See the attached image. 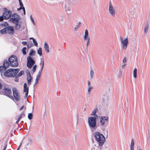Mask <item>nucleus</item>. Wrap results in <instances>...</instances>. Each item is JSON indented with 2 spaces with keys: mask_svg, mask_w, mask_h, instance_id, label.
I'll list each match as a JSON object with an SVG mask.
<instances>
[{
  "mask_svg": "<svg viewBox=\"0 0 150 150\" xmlns=\"http://www.w3.org/2000/svg\"><path fill=\"white\" fill-rule=\"evenodd\" d=\"M33 41L35 45V46H38V44L37 42L35 40V39H33Z\"/></svg>",
  "mask_w": 150,
  "mask_h": 150,
  "instance_id": "obj_39",
  "label": "nucleus"
},
{
  "mask_svg": "<svg viewBox=\"0 0 150 150\" xmlns=\"http://www.w3.org/2000/svg\"><path fill=\"white\" fill-rule=\"evenodd\" d=\"M148 135H149V137L150 136V132L149 131L148 132Z\"/></svg>",
  "mask_w": 150,
  "mask_h": 150,
  "instance_id": "obj_61",
  "label": "nucleus"
},
{
  "mask_svg": "<svg viewBox=\"0 0 150 150\" xmlns=\"http://www.w3.org/2000/svg\"><path fill=\"white\" fill-rule=\"evenodd\" d=\"M100 125L103 130L105 131L109 123V117L108 116H101L100 120Z\"/></svg>",
  "mask_w": 150,
  "mask_h": 150,
  "instance_id": "obj_4",
  "label": "nucleus"
},
{
  "mask_svg": "<svg viewBox=\"0 0 150 150\" xmlns=\"http://www.w3.org/2000/svg\"><path fill=\"white\" fill-rule=\"evenodd\" d=\"M42 71H39H39L37 75L36 78L40 79L41 77V74Z\"/></svg>",
  "mask_w": 150,
  "mask_h": 150,
  "instance_id": "obj_30",
  "label": "nucleus"
},
{
  "mask_svg": "<svg viewBox=\"0 0 150 150\" xmlns=\"http://www.w3.org/2000/svg\"><path fill=\"white\" fill-rule=\"evenodd\" d=\"M2 88V85L1 83H0V89H1Z\"/></svg>",
  "mask_w": 150,
  "mask_h": 150,
  "instance_id": "obj_59",
  "label": "nucleus"
},
{
  "mask_svg": "<svg viewBox=\"0 0 150 150\" xmlns=\"http://www.w3.org/2000/svg\"><path fill=\"white\" fill-rule=\"evenodd\" d=\"M149 26V25L148 23L146 24L144 28V32L146 33L147 32L148 30V28Z\"/></svg>",
  "mask_w": 150,
  "mask_h": 150,
  "instance_id": "obj_25",
  "label": "nucleus"
},
{
  "mask_svg": "<svg viewBox=\"0 0 150 150\" xmlns=\"http://www.w3.org/2000/svg\"><path fill=\"white\" fill-rule=\"evenodd\" d=\"M24 73V71L23 70L21 71H20V72L18 74L17 76L18 77H19L21 76Z\"/></svg>",
  "mask_w": 150,
  "mask_h": 150,
  "instance_id": "obj_33",
  "label": "nucleus"
},
{
  "mask_svg": "<svg viewBox=\"0 0 150 150\" xmlns=\"http://www.w3.org/2000/svg\"><path fill=\"white\" fill-rule=\"evenodd\" d=\"M8 62L12 67H16L18 65L17 57L15 55L10 57L8 59Z\"/></svg>",
  "mask_w": 150,
  "mask_h": 150,
  "instance_id": "obj_5",
  "label": "nucleus"
},
{
  "mask_svg": "<svg viewBox=\"0 0 150 150\" xmlns=\"http://www.w3.org/2000/svg\"><path fill=\"white\" fill-rule=\"evenodd\" d=\"M33 39H34V38H30V40H31V39H32V40H33Z\"/></svg>",
  "mask_w": 150,
  "mask_h": 150,
  "instance_id": "obj_63",
  "label": "nucleus"
},
{
  "mask_svg": "<svg viewBox=\"0 0 150 150\" xmlns=\"http://www.w3.org/2000/svg\"><path fill=\"white\" fill-rule=\"evenodd\" d=\"M14 81L16 82L18 81V77H16L14 79Z\"/></svg>",
  "mask_w": 150,
  "mask_h": 150,
  "instance_id": "obj_48",
  "label": "nucleus"
},
{
  "mask_svg": "<svg viewBox=\"0 0 150 150\" xmlns=\"http://www.w3.org/2000/svg\"><path fill=\"white\" fill-rule=\"evenodd\" d=\"M94 75V73L93 71V70H91L90 71V77L91 79H92L93 78V76Z\"/></svg>",
  "mask_w": 150,
  "mask_h": 150,
  "instance_id": "obj_32",
  "label": "nucleus"
},
{
  "mask_svg": "<svg viewBox=\"0 0 150 150\" xmlns=\"http://www.w3.org/2000/svg\"><path fill=\"white\" fill-rule=\"evenodd\" d=\"M93 89V87L92 86H89L88 87V94L90 95L91 94V91H92Z\"/></svg>",
  "mask_w": 150,
  "mask_h": 150,
  "instance_id": "obj_28",
  "label": "nucleus"
},
{
  "mask_svg": "<svg viewBox=\"0 0 150 150\" xmlns=\"http://www.w3.org/2000/svg\"><path fill=\"white\" fill-rule=\"evenodd\" d=\"M31 47V45H29V43H28V45H27V47H28V48H30Z\"/></svg>",
  "mask_w": 150,
  "mask_h": 150,
  "instance_id": "obj_56",
  "label": "nucleus"
},
{
  "mask_svg": "<svg viewBox=\"0 0 150 150\" xmlns=\"http://www.w3.org/2000/svg\"><path fill=\"white\" fill-rule=\"evenodd\" d=\"M87 82H88V87L92 86L91 85L90 81H89V80Z\"/></svg>",
  "mask_w": 150,
  "mask_h": 150,
  "instance_id": "obj_43",
  "label": "nucleus"
},
{
  "mask_svg": "<svg viewBox=\"0 0 150 150\" xmlns=\"http://www.w3.org/2000/svg\"><path fill=\"white\" fill-rule=\"evenodd\" d=\"M134 140L133 139H131V142L130 147V150H134Z\"/></svg>",
  "mask_w": 150,
  "mask_h": 150,
  "instance_id": "obj_19",
  "label": "nucleus"
},
{
  "mask_svg": "<svg viewBox=\"0 0 150 150\" xmlns=\"http://www.w3.org/2000/svg\"><path fill=\"white\" fill-rule=\"evenodd\" d=\"M6 29L7 28L6 27L5 28L1 29L0 31V33L1 34L7 33Z\"/></svg>",
  "mask_w": 150,
  "mask_h": 150,
  "instance_id": "obj_27",
  "label": "nucleus"
},
{
  "mask_svg": "<svg viewBox=\"0 0 150 150\" xmlns=\"http://www.w3.org/2000/svg\"><path fill=\"white\" fill-rule=\"evenodd\" d=\"M13 96L16 100L19 101L20 99V96L17 89L13 88L12 89Z\"/></svg>",
  "mask_w": 150,
  "mask_h": 150,
  "instance_id": "obj_11",
  "label": "nucleus"
},
{
  "mask_svg": "<svg viewBox=\"0 0 150 150\" xmlns=\"http://www.w3.org/2000/svg\"><path fill=\"white\" fill-rule=\"evenodd\" d=\"M44 48L46 53H49L50 52L49 46L48 44L46 42H45Z\"/></svg>",
  "mask_w": 150,
  "mask_h": 150,
  "instance_id": "obj_15",
  "label": "nucleus"
},
{
  "mask_svg": "<svg viewBox=\"0 0 150 150\" xmlns=\"http://www.w3.org/2000/svg\"><path fill=\"white\" fill-rule=\"evenodd\" d=\"M38 83V82L35 81V83L33 85V87H34Z\"/></svg>",
  "mask_w": 150,
  "mask_h": 150,
  "instance_id": "obj_47",
  "label": "nucleus"
},
{
  "mask_svg": "<svg viewBox=\"0 0 150 150\" xmlns=\"http://www.w3.org/2000/svg\"><path fill=\"white\" fill-rule=\"evenodd\" d=\"M26 48L25 47H24L22 49V52L23 55H25L26 54Z\"/></svg>",
  "mask_w": 150,
  "mask_h": 150,
  "instance_id": "obj_31",
  "label": "nucleus"
},
{
  "mask_svg": "<svg viewBox=\"0 0 150 150\" xmlns=\"http://www.w3.org/2000/svg\"><path fill=\"white\" fill-rule=\"evenodd\" d=\"M139 150H142L140 148V147H139Z\"/></svg>",
  "mask_w": 150,
  "mask_h": 150,
  "instance_id": "obj_64",
  "label": "nucleus"
},
{
  "mask_svg": "<svg viewBox=\"0 0 150 150\" xmlns=\"http://www.w3.org/2000/svg\"><path fill=\"white\" fill-rule=\"evenodd\" d=\"M39 80H40V79L36 78L35 79V81H37L38 82V81H39Z\"/></svg>",
  "mask_w": 150,
  "mask_h": 150,
  "instance_id": "obj_57",
  "label": "nucleus"
},
{
  "mask_svg": "<svg viewBox=\"0 0 150 150\" xmlns=\"http://www.w3.org/2000/svg\"><path fill=\"white\" fill-rule=\"evenodd\" d=\"M90 39V37L88 35V32L87 30L86 29L85 30V34L83 36V39L84 40H86Z\"/></svg>",
  "mask_w": 150,
  "mask_h": 150,
  "instance_id": "obj_16",
  "label": "nucleus"
},
{
  "mask_svg": "<svg viewBox=\"0 0 150 150\" xmlns=\"http://www.w3.org/2000/svg\"><path fill=\"white\" fill-rule=\"evenodd\" d=\"M15 24V29L16 30H18L21 28V24L18 22L16 23Z\"/></svg>",
  "mask_w": 150,
  "mask_h": 150,
  "instance_id": "obj_20",
  "label": "nucleus"
},
{
  "mask_svg": "<svg viewBox=\"0 0 150 150\" xmlns=\"http://www.w3.org/2000/svg\"><path fill=\"white\" fill-rule=\"evenodd\" d=\"M5 67H4L3 65V66H0V71L2 72L3 71L6 69Z\"/></svg>",
  "mask_w": 150,
  "mask_h": 150,
  "instance_id": "obj_36",
  "label": "nucleus"
},
{
  "mask_svg": "<svg viewBox=\"0 0 150 150\" xmlns=\"http://www.w3.org/2000/svg\"><path fill=\"white\" fill-rule=\"evenodd\" d=\"M28 141L29 143H27V144H26V145L27 146H28L29 144H31V143H32V140L31 139H29L28 140Z\"/></svg>",
  "mask_w": 150,
  "mask_h": 150,
  "instance_id": "obj_40",
  "label": "nucleus"
},
{
  "mask_svg": "<svg viewBox=\"0 0 150 150\" xmlns=\"http://www.w3.org/2000/svg\"><path fill=\"white\" fill-rule=\"evenodd\" d=\"M86 40L87 41L86 47H88L89 44L90 43V39Z\"/></svg>",
  "mask_w": 150,
  "mask_h": 150,
  "instance_id": "obj_38",
  "label": "nucleus"
},
{
  "mask_svg": "<svg viewBox=\"0 0 150 150\" xmlns=\"http://www.w3.org/2000/svg\"><path fill=\"white\" fill-rule=\"evenodd\" d=\"M137 69L136 68H135L133 71V75L134 78H136L137 77Z\"/></svg>",
  "mask_w": 150,
  "mask_h": 150,
  "instance_id": "obj_24",
  "label": "nucleus"
},
{
  "mask_svg": "<svg viewBox=\"0 0 150 150\" xmlns=\"http://www.w3.org/2000/svg\"><path fill=\"white\" fill-rule=\"evenodd\" d=\"M27 76L30 75L29 70H27L26 71Z\"/></svg>",
  "mask_w": 150,
  "mask_h": 150,
  "instance_id": "obj_42",
  "label": "nucleus"
},
{
  "mask_svg": "<svg viewBox=\"0 0 150 150\" xmlns=\"http://www.w3.org/2000/svg\"><path fill=\"white\" fill-rule=\"evenodd\" d=\"M97 110H98V109L97 108H95V109H94L92 111V112L91 114V116L95 115V116L96 115V114L97 111Z\"/></svg>",
  "mask_w": 150,
  "mask_h": 150,
  "instance_id": "obj_23",
  "label": "nucleus"
},
{
  "mask_svg": "<svg viewBox=\"0 0 150 150\" xmlns=\"http://www.w3.org/2000/svg\"><path fill=\"white\" fill-rule=\"evenodd\" d=\"M81 23L79 22L78 25L76 26L79 28L80 27L81 25Z\"/></svg>",
  "mask_w": 150,
  "mask_h": 150,
  "instance_id": "obj_50",
  "label": "nucleus"
},
{
  "mask_svg": "<svg viewBox=\"0 0 150 150\" xmlns=\"http://www.w3.org/2000/svg\"><path fill=\"white\" fill-rule=\"evenodd\" d=\"M36 52L33 49H31L29 53V56L31 57L34 56Z\"/></svg>",
  "mask_w": 150,
  "mask_h": 150,
  "instance_id": "obj_22",
  "label": "nucleus"
},
{
  "mask_svg": "<svg viewBox=\"0 0 150 150\" xmlns=\"http://www.w3.org/2000/svg\"><path fill=\"white\" fill-rule=\"evenodd\" d=\"M37 52L40 56H41L42 54V50L41 47H40L37 51Z\"/></svg>",
  "mask_w": 150,
  "mask_h": 150,
  "instance_id": "obj_26",
  "label": "nucleus"
},
{
  "mask_svg": "<svg viewBox=\"0 0 150 150\" xmlns=\"http://www.w3.org/2000/svg\"><path fill=\"white\" fill-rule=\"evenodd\" d=\"M4 13L3 14V16L5 19H7L9 18L12 15L11 12L7 10L6 8H4Z\"/></svg>",
  "mask_w": 150,
  "mask_h": 150,
  "instance_id": "obj_10",
  "label": "nucleus"
},
{
  "mask_svg": "<svg viewBox=\"0 0 150 150\" xmlns=\"http://www.w3.org/2000/svg\"><path fill=\"white\" fill-rule=\"evenodd\" d=\"M22 43L23 45H26L27 44V42L26 41H23Z\"/></svg>",
  "mask_w": 150,
  "mask_h": 150,
  "instance_id": "obj_44",
  "label": "nucleus"
},
{
  "mask_svg": "<svg viewBox=\"0 0 150 150\" xmlns=\"http://www.w3.org/2000/svg\"><path fill=\"white\" fill-rule=\"evenodd\" d=\"M120 39L121 43L122 45V48L126 50L127 48L128 42V38H126L123 39L122 37H120Z\"/></svg>",
  "mask_w": 150,
  "mask_h": 150,
  "instance_id": "obj_7",
  "label": "nucleus"
},
{
  "mask_svg": "<svg viewBox=\"0 0 150 150\" xmlns=\"http://www.w3.org/2000/svg\"><path fill=\"white\" fill-rule=\"evenodd\" d=\"M30 20H31V21L32 22V23H33V24L34 25H35V23L34 20L33 18L32 17V15H31L30 16Z\"/></svg>",
  "mask_w": 150,
  "mask_h": 150,
  "instance_id": "obj_37",
  "label": "nucleus"
},
{
  "mask_svg": "<svg viewBox=\"0 0 150 150\" xmlns=\"http://www.w3.org/2000/svg\"><path fill=\"white\" fill-rule=\"evenodd\" d=\"M19 69H9L6 70L4 73L5 76L8 77H15L20 71Z\"/></svg>",
  "mask_w": 150,
  "mask_h": 150,
  "instance_id": "obj_3",
  "label": "nucleus"
},
{
  "mask_svg": "<svg viewBox=\"0 0 150 150\" xmlns=\"http://www.w3.org/2000/svg\"><path fill=\"white\" fill-rule=\"evenodd\" d=\"M24 108V106L23 105L21 106V108L20 109V110H21L22 109H23Z\"/></svg>",
  "mask_w": 150,
  "mask_h": 150,
  "instance_id": "obj_54",
  "label": "nucleus"
},
{
  "mask_svg": "<svg viewBox=\"0 0 150 150\" xmlns=\"http://www.w3.org/2000/svg\"><path fill=\"white\" fill-rule=\"evenodd\" d=\"M29 88L27 86V84L26 83H25L23 85V91L25 92V96L27 97L28 95V93Z\"/></svg>",
  "mask_w": 150,
  "mask_h": 150,
  "instance_id": "obj_13",
  "label": "nucleus"
},
{
  "mask_svg": "<svg viewBox=\"0 0 150 150\" xmlns=\"http://www.w3.org/2000/svg\"><path fill=\"white\" fill-rule=\"evenodd\" d=\"M31 57L28 56L27 57V67L29 69H31L35 63V61Z\"/></svg>",
  "mask_w": 150,
  "mask_h": 150,
  "instance_id": "obj_6",
  "label": "nucleus"
},
{
  "mask_svg": "<svg viewBox=\"0 0 150 150\" xmlns=\"http://www.w3.org/2000/svg\"><path fill=\"white\" fill-rule=\"evenodd\" d=\"M40 65L41 67L39 71H42L44 65V62L43 60H41L40 63Z\"/></svg>",
  "mask_w": 150,
  "mask_h": 150,
  "instance_id": "obj_21",
  "label": "nucleus"
},
{
  "mask_svg": "<svg viewBox=\"0 0 150 150\" xmlns=\"http://www.w3.org/2000/svg\"><path fill=\"white\" fill-rule=\"evenodd\" d=\"M4 18L3 15L2 16H1L0 17V21H2L4 20Z\"/></svg>",
  "mask_w": 150,
  "mask_h": 150,
  "instance_id": "obj_45",
  "label": "nucleus"
},
{
  "mask_svg": "<svg viewBox=\"0 0 150 150\" xmlns=\"http://www.w3.org/2000/svg\"><path fill=\"white\" fill-rule=\"evenodd\" d=\"M20 19V16L15 13L12 15V17L10 19V21L12 23L15 24L16 23L18 22Z\"/></svg>",
  "mask_w": 150,
  "mask_h": 150,
  "instance_id": "obj_8",
  "label": "nucleus"
},
{
  "mask_svg": "<svg viewBox=\"0 0 150 150\" xmlns=\"http://www.w3.org/2000/svg\"><path fill=\"white\" fill-rule=\"evenodd\" d=\"M109 12L110 15L112 17H115L116 15V12L113 6H112L111 2L110 1L109 6Z\"/></svg>",
  "mask_w": 150,
  "mask_h": 150,
  "instance_id": "obj_9",
  "label": "nucleus"
},
{
  "mask_svg": "<svg viewBox=\"0 0 150 150\" xmlns=\"http://www.w3.org/2000/svg\"><path fill=\"white\" fill-rule=\"evenodd\" d=\"M78 28L77 27V26H76L74 27V29L75 31H76Z\"/></svg>",
  "mask_w": 150,
  "mask_h": 150,
  "instance_id": "obj_53",
  "label": "nucleus"
},
{
  "mask_svg": "<svg viewBox=\"0 0 150 150\" xmlns=\"http://www.w3.org/2000/svg\"><path fill=\"white\" fill-rule=\"evenodd\" d=\"M6 28H7V33L11 34H12L13 33L14 30L12 26H8L6 27Z\"/></svg>",
  "mask_w": 150,
  "mask_h": 150,
  "instance_id": "obj_14",
  "label": "nucleus"
},
{
  "mask_svg": "<svg viewBox=\"0 0 150 150\" xmlns=\"http://www.w3.org/2000/svg\"><path fill=\"white\" fill-rule=\"evenodd\" d=\"M98 117V115H96L95 117H90L88 118V125L91 129L95 130L97 128L96 119Z\"/></svg>",
  "mask_w": 150,
  "mask_h": 150,
  "instance_id": "obj_1",
  "label": "nucleus"
},
{
  "mask_svg": "<svg viewBox=\"0 0 150 150\" xmlns=\"http://www.w3.org/2000/svg\"><path fill=\"white\" fill-rule=\"evenodd\" d=\"M32 79V77L30 75L27 76V79L28 82V84L29 85H30L31 83V80Z\"/></svg>",
  "mask_w": 150,
  "mask_h": 150,
  "instance_id": "obj_18",
  "label": "nucleus"
},
{
  "mask_svg": "<svg viewBox=\"0 0 150 150\" xmlns=\"http://www.w3.org/2000/svg\"><path fill=\"white\" fill-rule=\"evenodd\" d=\"M94 136L95 140L98 143L99 146H101L103 145L105 140L104 136L98 132H96L94 133Z\"/></svg>",
  "mask_w": 150,
  "mask_h": 150,
  "instance_id": "obj_2",
  "label": "nucleus"
},
{
  "mask_svg": "<svg viewBox=\"0 0 150 150\" xmlns=\"http://www.w3.org/2000/svg\"><path fill=\"white\" fill-rule=\"evenodd\" d=\"M33 117V115L31 113L28 114V118L29 119L31 120Z\"/></svg>",
  "mask_w": 150,
  "mask_h": 150,
  "instance_id": "obj_34",
  "label": "nucleus"
},
{
  "mask_svg": "<svg viewBox=\"0 0 150 150\" xmlns=\"http://www.w3.org/2000/svg\"><path fill=\"white\" fill-rule=\"evenodd\" d=\"M23 7H20V8H18L17 9V10L18 11H19L20 10H21L22 9H23Z\"/></svg>",
  "mask_w": 150,
  "mask_h": 150,
  "instance_id": "obj_52",
  "label": "nucleus"
},
{
  "mask_svg": "<svg viewBox=\"0 0 150 150\" xmlns=\"http://www.w3.org/2000/svg\"><path fill=\"white\" fill-rule=\"evenodd\" d=\"M19 3L20 6L22 7H23V4L21 2V0H19Z\"/></svg>",
  "mask_w": 150,
  "mask_h": 150,
  "instance_id": "obj_41",
  "label": "nucleus"
},
{
  "mask_svg": "<svg viewBox=\"0 0 150 150\" xmlns=\"http://www.w3.org/2000/svg\"><path fill=\"white\" fill-rule=\"evenodd\" d=\"M36 65H34L32 69V71L33 73H34L36 71V69L37 68Z\"/></svg>",
  "mask_w": 150,
  "mask_h": 150,
  "instance_id": "obj_35",
  "label": "nucleus"
},
{
  "mask_svg": "<svg viewBox=\"0 0 150 150\" xmlns=\"http://www.w3.org/2000/svg\"><path fill=\"white\" fill-rule=\"evenodd\" d=\"M6 147H7V145H6L4 147V149H3L4 150H6Z\"/></svg>",
  "mask_w": 150,
  "mask_h": 150,
  "instance_id": "obj_60",
  "label": "nucleus"
},
{
  "mask_svg": "<svg viewBox=\"0 0 150 150\" xmlns=\"http://www.w3.org/2000/svg\"><path fill=\"white\" fill-rule=\"evenodd\" d=\"M3 65L4 67H5L6 69L9 66V63L7 60H5L4 62Z\"/></svg>",
  "mask_w": 150,
  "mask_h": 150,
  "instance_id": "obj_17",
  "label": "nucleus"
},
{
  "mask_svg": "<svg viewBox=\"0 0 150 150\" xmlns=\"http://www.w3.org/2000/svg\"><path fill=\"white\" fill-rule=\"evenodd\" d=\"M125 65L126 64H125L122 65V67L123 69L124 68Z\"/></svg>",
  "mask_w": 150,
  "mask_h": 150,
  "instance_id": "obj_58",
  "label": "nucleus"
},
{
  "mask_svg": "<svg viewBox=\"0 0 150 150\" xmlns=\"http://www.w3.org/2000/svg\"><path fill=\"white\" fill-rule=\"evenodd\" d=\"M23 10L24 12V15H25V8L24 7H23Z\"/></svg>",
  "mask_w": 150,
  "mask_h": 150,
  "instance_id": "obj_55",
  "label": "nucleus"
},
{
  "mask_svg": "<svg viewBox=\"0 0 150 150\" xmlns=\"http://www.w3.org/2000/svg\"><path fill=\"white\" fill-rule=\"evenodd\" d=\"M20 146H19V147H18V148L17 149V150H19V149L20 148Z\"/></svg>",
  "mask_w": 150,
  "mask_h": 150,
  "instance_id": "obj_62",
  "label": "nucleus"
},
{
  "mask_svg": "<svg viewBox=\"0 0 150 150\" xmlns=\"http://www.w3.org/2000/svg\"><path fill=\"white\" fill-rule=\"evenodd\" d=\"M127 60L126 58V57H125L123 59V62L125 63L126 62Z\"/></svg>",
  "mask_w": 150,
  "mask_h": 150,
  "instance_id": "obj_46",
  "label": "nucleus"
},
{
  "mask_svg": "<svg viewBox=\"0 0 150 150\" xmlns=\"http://www.w3.org/2000/svg\"><path fill=\"white\" fill-rule=\"evenodd\" d=\"M122 71H120L119 72V76L120 77L121 76H122Z\"/></svg>",
  "mask_w": 150,
  "mask_h": 150,
  "instance_id": "obj_49",
  "label": "nucleus"
},
{
  "mask_svg": "<svg viewBox=\"0 0 150 150\" xmlns=\"http://www.w3.org/2000/svg\"><path fill=\"white\" fill-rule=\"evenodd\" d=\"M4 90V93L6 96L11 99H13V96L11 95V90L9 88H5Z\"/></svg>",
  "mask_w": 150,
  "mask_h": 150,
  "instance_id": "obj_12",
  "label": "nucleus"
},
{
  "mask_svg": "<svg viewBox=\"0 0 150 150\" xmlns=\"http://www.w3.org/2000/svg\"><path fill=\"white\" fill-rule=\"evenodd\" d=\"M25 116V114L23 112H22L21 115L19 116V118L17 120V121L16 122V123H17L20 120L21 118L22 117V116Z\"/></svg>",
  "mask_w": 150,
  "mask_h": 150,
  "instance_id": "obj_29",
  "label": "nucleus"
},
{
  "mask_svg": "<svg viewBox=\"0 0 150 150\" xmlns=\"http://www.w3.org/2000/svg\"><path fill=\"white\" fill-rule=\"evenodd\" d=\"M81 23L79 22L78 25L76 26L79 28L80 27L81 25Z\"/></svg>",
  "mask_w": 150,
  "mask_h": 150,
  "instance_id": "obj_51",
  "label": "nucleus"
}]
</instances>
